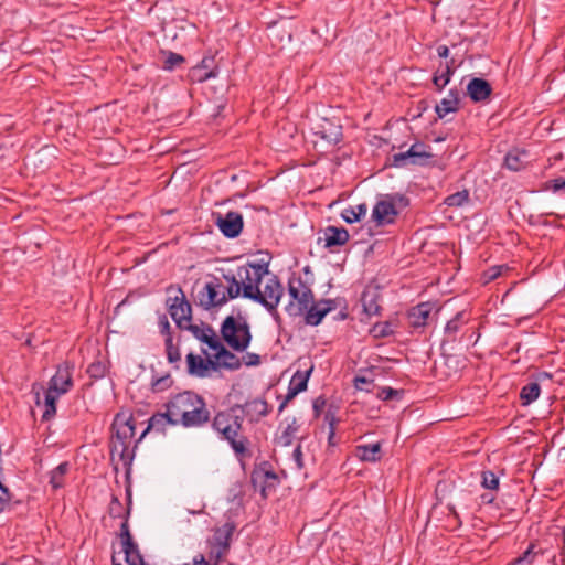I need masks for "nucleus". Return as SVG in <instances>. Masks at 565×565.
I'll use <instances>...</instances> for the list:
<instances>
[{
    "label": "nucleus",
    "mask_w": 565,
    "mask_h": 565,
    "mask_svg": "<svg viewBox=\"0 0 565 565\" xmlns=\"http://www.w3.org/2000/svg\"><path fill=\"white\" fill-rule=\"evenodd\" d=\"M164 407L170 409L173 426L201 428L211 419V413L205 399L192 391H184L172 395L164 404Z\"/></svg>",
    "instance_id": "obj_1"
},
{
    "label": "nucleus",
    "mask_w": 565,
    "mask_h": 565,
    "mask_svg": "<svg viewBox=\"0 0 565 565\" xmlns=\"http://www.w3.org/2000/svg\"><path fill=\"white\" fill-rule=\"evenodd\" d=\"M242 409V405H234L227 409L217 412L212 419V428L220 435L221 439L227 441L238 460L252 457L249 449L250 441L243 434V415H237L236 411Z\"/></svg>",
    "instance_id": "obj_2"
},
{
    "label": "nucleus",
    "mask_w": 565,
    "mask_h": 565,
    "mask_svg": "<svg viewBox=\"0 0 565 565\" xmlns=\"http://www.w3.org/2000/svg\"><path fill=\"white\" fill-rule=\"evenodd\" d=\"M111 439H110V460L111 462L121 461L122 465L129 468L135 458V444L131 448L132 439L136 434L134 417L127 412L117 413L111 424ZM140 441L139 439L136 441Z\"/></svg>",
    "instance_id": "obj_3"
},
{
    "label": "nucleus",
    "mask_w": 565,
    "mask_h": 565,
    "mask_svg": "<svg viewBox=\"0 0 565 565\" xmlns=\"http://www.w3.org/2000/svg\"><path fill=\"white\" fill-rule=\"evenodd\" d=\"M221 334L227 345L238 352L245 351L252 341L249 324L242 316H227L222 322Z\"/></svg>",
    "instance_id": "obj_4"
},
{
    "label": "nucleus",
    "mask_w": 565,
    "mask_h": 565,
    "mask_svg": "<svg viewBox=\"0 0 565 565\" xmlns=\"http://www.w3.org/2000/svg\"><path fill=\"white\" fill-rule=\"evenodd\" d=\"M223 279L227 282V296H220L215 290L218 286L212 285L209 280L198 294L201 307L205 309L221 307L230 299H235L241 295V288L237 286L236 277L233 274H223Z\"/></svg>",
    "instance_id": "obj_5"
},
{
    "label": "nucleus",
    "mask_w": 565,
    "mask_h": 565,
    "mask_svg": "<svg viewBox=\"0 0 565 565\" xmlns=\"http://www.w3.org/2000/svg\"><path fill=\"white\" fill-rule=\"evenodd\" d=\"M265 282L258 287L254 295L253 301L260 303L271 315L275 320H279L280 316L277 307L284 296V286L276 275L269 273L265 276Z\"/></svg>",
    "instance_id": "obj_6"
},
{
    "label": "nucleus",
    "mask_w": 565,
    "mask_h": 565,
    "mask_svg": "<svg viewBox=\"0 0 565 565\" xmlns=\"http://www.w3.org/2000/svg\"><path fill=\"white\" fill-rule=\"evenodd\" d=\"M233 275L236 277L237 286L241 288L239 296L253 300L264 277L269 275V270L267 264H248L239 266L236 274Z\"/></svg>",
    "instance_id": "obj_7"
},
{
    "label": "nucleus",
    "mask_w": 565,
    "mask_h": 565,
    "mask_svg": "<svg viewBox=\"0 0 565 565\" xmlns=\"http://www.w3.org/2000/svg\"><path fill=\"white\" fill-rule=\"evenodd\" d=\"M289 303L285 310L290 317H300L305 313L313 300V291L305 284L301 277L290 278L288 281Z\"/></svg>",
    "instance_id": "obj_8"
},
{
    "label": "nucleus",
    "mask_w": 565,
    "mask_h": 565,
    "mask_svg": "<svg viewBox=\"0 0 565 565\" xmlns=\"http://www.w3.org/2000/svg\"><path fill=\"white\" fill-rule=\"evenodd\" d=\"M175 291V296H169L167 299V306L169 308V313L178 328L186 329L190 327L191 318H192V309L191 305L185 299V296L180 287L173 288L170 286L168 288V292Z\"/></svg>",
    "instance_id": "obj_9"
},
{
    "label": "nucleus",
    "mask_w": 565,
    "mask_h": 565,
    "mask_svg": "<svg viewBox=\"0 0 565 565\" xmlns=\"http://www.w3.org/2000/svg\"><path fill=\"white\" fill-rule=\"evenodd\" d=\"M408 205V199L404 195H387L384 200L379 201L372 211V218L377 225H388L395 222L398 214L397 206L405 207Z\"/></svg>",
    "instance_id": "obj_10"
},
{
    "label": "nucleus",
    "mask_w": 565,
    "mask_h": 565,
    "mask_svg": "<svg viewBox=\"0 0 565 565\" xmlns=\"http://www.w3.org/2000/svg\"><path fill=\"white\" fill-rule=\"evenodd\" d=\"M311 130L327 147L333 148L342 139V126L337 119L318 116L311 120Z\"/></svg>",
    "instance_id": "obj_11"
},
{
    "label": "nucleus",
    "mask_w": 565,
    "mask_h": 565,
    "mask_svg": "<svg viewBox=\"0 0 565 565\" xmlns=\"http://www.w3.org/2000/svg\"><path fill=\"white\" fill-rule=\"evenodd\" d=\"M429 147L424 142H415L405 152H398L393 156V166L405 167L411 164H425L433 154L427 151Z\"/></svg>",
    "instance_id": "obj_12"
},
{
    "label": "nucleus",
    "mask_w": 565,
    "mask_h": 565,
    "mask_svg": "<svg viewBox=\"0 0 565 565\" xmlns=\"http://www.w3.org/2000/svg\"><path fill=\"white\" fill-rule=\"evenodd\" d=\"M213 216L215 225L225 237L235 238L242 233L244 221L241 213L230 211L226 214L215 213Z\"/></svg>",
    "instance_id": "obj_13"
},
{
    "label": "nucleus",
    "mask_w": 565,
    "mask_h": 565,
    "mask_svg": "<svg viewBox=\"0 0 565 565\" xmlns=\"http://www.w3.org/2000/svg\"><path fill=\"white\" fill-rule=\"evenodd\" d=\"M74 364L65 361L57 365L55 374L49 382V387L57 394L64 395L73 387Z\"/></svg>",
    "instance_id": "obj_14"
},
{
    "label": "nucleus",
    "mask_w": 565,
    "mask_h": 565,
    "mask_svg": "<svg viewBox=\"0 0 565 565\" xmlns=\"http://www.w3.org/2000/svg\"><path fill=\"white\" fill-rule=\"evenodd\" d=\"M335 308L334 300H320L318 302H312L308 306V309L305 311V322L309 326H318L321 323L322 319L329 313L331 310Z\"/></svg>",
    "instance_id": "obj_15"
},
{
    "label": "nucleus",
    "mask_w": 565,
    "mask_h": 565,
    "mask_svg": "<svg viewBox=\"0 0 565 565\" xmlns=\"http://www.w3.org/2000/svg\"><path fill=\"white\" fill-rule=\"evenodd\" d=\"M349 238V232L344 227L330 225L323 230V236H320L318 242H323L327 248H333L345 245Z\"/></svg>",
    "instance_id": "obj_16"
},
{
    "label": "nucleus",
    "mask_w": 565,
    "mask_h": 565,
    "mask_svg": "<svg viewBox=\"0 0 565 565\" xmlns=\"http://www.w3.org/2000/svg\"><path fill=\"white\" fill-rule=\"evenodd\" d=\"M434 309L431 302H420L412 307L407 312V319L414 329L423 328L427 324L430 313Z\"/></svg>",
    "instance_id": "obj_17"
},
{
    "label": "nucleus",
    "mask_w": 565,
    "mask_h": 565,
    "mask_svg": "<svg viewBox=\"0 0 565 565\" xmlns=\"http://www.w3.org/2000/svg\"><path fill=\"white\" fill-rule=\"evenodd\" d=\"M215 353V360H214V371L218 370L220 367L226 369V370H238L242 365L241 359L234 354L233 352L228 351L223 343L221 342V347H216L214 350Z\"/></svg>",
    "instance_id": "obj_18"
},
{
    "label": "nucleus",
    "mask_w": 565,
    "mask_h": 565,
    "mask_svg": "<svg viewBox=\"0 0 565 565\" xmlns=\"http://www.w3.org/2000/svg\"><path fill=\"white\" fill-rule=\"evenodd\" d=\"M492 94L490 83L480 77H473L467 85V95L475 103L487 100Z\"/></svg>",
    "instance_id": "obj_19"
},
{
    "label": "nucleus",
    "mask_w": 565,
    "mask_h": 565,
    "mask_svg": "<svg viewBox=\"0 0 565 565\" xmlns=\"http://www.w3.org/2000/svg\"><path fill=\"white\" fill-rule=\"evenodd\" d=\"M381 292L377 288L369 287L366 288L361 296V303L363 308V312L367 317L380 316L381 315Z\"/></svg>",
    "instance_id": "obj_20"
},
{
    "label": "nucleus",
    "mask_w": 565,
    "mask_h": 565,
    "mask_svg": "<svg viewBox=\"0 0 565 565\" xmlns=\"http://www.w3.org/2000/svg\"><path fill=\"white\" fill-rule=\"evenodd\" d=\"M531 161L530 152L525 149L514 148L504 157V167L511 171L518 172L524 170Z\"/></svg>",
    "instance_id": "obj_21"
},
{
    "label": "nucleus",
    "mask_w": 565,
    "mask_h": 565,
    "mask_svg": "<svg viewBox=\"0 0 565 565\" xmlns=\"http://www.w3.org/2000/svg\"><path fill=\"white\" fill-rule=\"evenodd\" d=\"M186 364L188 373L196 377H205L210 370H214V360H204L192 352L186 355Z\"/></svg>",
    "instance_id": "obj_22"
},
{
    "label": "nucleus",
    "mask_w": 565,
    "mask_h": 565,
    "mask_svg": "<svg viewBox=\"0 0 565 565\" xmlns=\"http://www.w3.org/2000/svg\"><path fill=\"white\" fill-rule=\"evenodd\" d=\"M460 108V93L452 88L448 95L443 98L435 107V111L439 118L446 117L449 113H456Z\"/></svg>",
    "instance_id": "obj_23"
},
{
    "label": "nucleus",
    "mask_w": 565,
    "mask_h": 565,
    "mask_svg": "<svg viewBox=\"0 0 565 565\" xmlns=\"http://www.w3.org/2000/svg\"><path fill=\"white\" fill-rule=\"evenodd\" d=\"M168 425L173 426V418L170 415V409L166 408L164 413H156L149 418L148 426L140 435L139 440H141L145 437V435L150 430L164 433Z\"/></svg>",
    "instance_id": "obj_24"
},
{
    "label": "nucleus",
    "mask_w": 565,
    "mask_h": 565,
    "mask_svg": "<svg viewBox=\"0 0 565 565\" xmlns=\"http://www.w3.org/2000/svg\"><path fill=\"white\" fill-rule=\"evenodd\" d=\"M354 455L361 461L376 462L382 458V445L381 443L358 445L354 450Z\"/></svg>",
    "instance_id": "obj_25"
},
{
    "label": "nucleus",
    "mask_w": 565,
    "mask_h": 565,
    "mask_svg": "<svg viewBox=\"0 0 565 565\" xmlns=\"http://www.w3.org/2000/svg\"><path fill=\"white\" fill-rule=\"evenodd\" d=\"M185 330L191 331L198 340L207 344L212 350H215L216 347H221V341L217 339L214 330L209 326L206 328H201L191 323Z\"/></svg>",
    "instance_id": "obj_26"
},
{
    "label": "nucleus",
    "mask_w": 565,
    "mask_h": 565,
    "mask_svg": "<svg viewBox=\"0 0 565 565\" xmlns=\"http://www.w3.org/2000/svg\"><path fill=\"white\" fill-rule=\"evenodd\" d=\"M235 531L233 522H226L222 526L214 530L213 536L209 540V544L220 545L221 548H230L231 540Z\"/></svg>",
    "instance_id": "obj_27"
},
{
    "label": "nucleus",
    "mask_w": 565,
    "mask_h": 565,
    "mask_svg": "<svg viewBox=\"0 0 565 565\" xmlns=\"http://www.w3.org/2000/svg\"><path fill=\"white\" fill-rule=\"evenodd\" d=\"M61 394L52 391L51 387L47 386L44 393V412L42 414V420H50L56 414V402L60 398Z\"/></svg>",
    "instance_id": "obj_28"
},
{
    "label": "nucleus",
    "mask_w": 565,
    "mask_h": 565,
    "mask_svg": "<svg viewBox=\"0 0 565 565\" xmlns=\"http://www.w3.org/2000/svg\"><path fill=\"white\" fill-rule=\"evenodd\" d=\"M467 321L468 319L466 318L465 311L457 312L456 316L446 323L445 335L447 340L455 341L457 332Z\"/></svg>",
    "instance_id": "obj_29"
},
{
    "label": "nucleus",
    "mask_w": 565,
    "mask_h": 565,
    "mask_svg": "<svg viewBox=\"0 0 565 565\" xmlns=\"http://www.w3.org/2000/svg\"><path fill=\"white\" fill-rule=\"evenodd\" d=\"M213 57H204L201 61V63L194 68V75L199 73L198 81L203 82L217 75V72L213 67Z\"/></svg>",
    "instance_id": "obj_30"
},
{
    "label": "nucleus",
    "mask_w": 565,
    "mask_h": 565,
    "mask_svg": "<svg viewBox=\"0 0 565 565\" xmlns=\"http://www.w3.org/2000/svg\"><path fill=\"white\" fill-rule=\"evenodd\" d=\"M127 501H128L127 502V510H126L125 515H124V522L120 525V539H121V544L122 545L131 546V542L134 540H132V536L130 534L129 525H128V518H129L130 509H131V491H130V489H127Z\"/></svg>",
    "instance_id": "obj_31"
},
{
    "label": "nucleus",
    "mask_w": 565,
    "mask_h": 565,
    "mask_svg": "<svg viewBox=\"0 0 565 565\" xmlns=\"http://www.w3.org/2000/svg\"><path fill=\"white\" fill-rule=\"evenodd\" d=\"M366 211V204L361 203L355 206L345 207L342 211L341 216L347 223L352 224L359 222L363 216H365Z\"/></svg>",
    "instance_id": "obj_32"
},
{
    "label": "nucleus",
    "mask_w": 565,
    "mask_h": 565,
    "mask_svg": "<svg viewBox=\"0 0 565 565\" xmlns=\"http://www.w3.org/2000/svg\"><path fill=\"white\" fill-rule=\"evenodd\" d=\"M454 60L450 62H447L444 66V71L441 73H435L433 77V83L437 90H443L444 87L450 82V78L455 72V68L452 66Z\"/></svg>",
    "instance_id": "obj_33"
},
{
    "label": "nucleus",
    "mask_w": 565,
    "mask_h": 565,
    "mask_svg": "<svg viewBox=\"0 0 565 565\" xmlns=\"http://www.w3.org/2000/svg\"><path fill=\"white\" fill-rule=\"evenodd\" d=\"M312 367L306 372L297 371L292 375L288 388L297 392L298 394L307 390V384L309 376L311 374Z\"/></svg>",
    "instance_id": "obj_34"
},
{
    "label": "nucleus",
    "mask_w": 565,
    "mask_h": 565,
    "mask_svg": "<svg viewBox=\"0 0 565 565\" xmlns=\"http://www.w3.org/2000/svg\"><path fill=\"white\" fill-rule=\"evenodd\" d=\"M299 424L296 418H292L291 422L286 426L280 436L277 438V443L280 446L287 447L290 446L296 437L297 431L299 430Z\"/></svg>",
    "instance_id": "obj_35"
},
{
    "label": "nucleus",
    "mask_w": 565,
    "mask_h": 565,
    "mask_svg": "<svg viewBox=\"0 0 565 565\" xmlns=\"http://www.w3.org/2000/svg\"><path fill=\"white\" fill-rule=\"evenodd\" d=\"M70 470V463L64 461L61 462L50 473V484L53 489H60L64 486V477Z\"/></svg>",
    "instance_id": "obj_36"
},
{
    "label": "nucleus",
    "mask_w": 565,
    "mask_h": 565,
    "mask_svg": "<svg viewBox=\"0 0 565 565\" xmlns=\"http://www.w3.org/2000/svg\"><path fill=\"white\" fill-rule=\"evenodd\" d=\"M125 561L128 565H145L142 555L139 552L138 545L132 541L131 546L122 545Z\"/></svg>",
    "instance_id": "obj_37"
},
{
    "label": "nucleus",
    "mask_w": 565,
    "mask_h": 565,
    "mask_svg": "<svg viewBox=\"0 0 565 565\" xmlns=\"http://www.w3.org/2000/svg\"><path fill=\"white\" fill-rule=\"evenodd\" d=\"M541 392L540 384L536 382H531L524 385L520 393V398L522 399L523 405H529L534 402Z\"/></svg>",
    "instance_id": "obj_38"
},
{
    "label": "nucleus",
    "mask_w": 565,
    "mask_h": 565,
    "mask_svg": "<svg viewBox=\"0 0 565 565\" xmlns=\"http://www.w3.org/2000/svg\"><path fill=\"white\" fill-rule=\"evenodd\" d=\"M164 344L168 362L171 364H175L174 367L179 369V363L181 362V353L179 348L173 344L171 334H168Z\"/></svg>",
    "instance_id": "obj_39"
},
{
    "label": "nucleus",
    "mask_w": 565,
    "mask_h": 565,
    "mask_svg": "<svg viewBox=\"0 0 565 565\" xmlns=\"http://www.w3.org/2000/svg\"><path fill=\"white\" fill-rule=\"evenodd\" d=\"M161 53L164 55L162 68L166 71H173L185 62V58L178 53L171 51H161Z\"/></svg>",
    "instance_id": "obj_40"
},
{
    "label": "nucleus",
    "mask_w": 565,
    "mask_h": 565,
    "mask_svg": "<svg viewBox=\"0 0 565 565\" xmlns=\"http://www.w3.org/2000/svg\"><path fill=\"white\" fill-rule=\"evenodd\" d=\"M469 191L462 190L445 198L444 203L450 207H460L469 202Z\"/></svg>",
    "instance_id": "obj_41"
},
{
    "label": "nucleus",
    "mask_w": 565,
    "mask_h": 565,
    "mask_svg": "<svg viewBox=\"0 0 565 565\" xmlns=\"http://www.w3.org/2000/svg\"><path fill=\"white\" fill-rule=\"evenodd\" d=\"M246 407L248 412L255 413L260 417L267 416L270 412L269 405L265 399L256 398L250 402H247L243 408Z\"/></svg>",
    "instance_id": "obj_42"
},
{
    "label": "nucleus",
    "mask_w": 565,
    "mask_h": 565,
    "mask_svg": "<svg viewBox=\"0 0 565 565\" xmlns=\"http://www.w3.org/2000/svg\"><path fill=\"white\" fill-rule=\"evenodd\" d=\"M370 333L375 339H382L392 335L394 333V328L390 321L377 322L371 328Z\"/></svg>",
    "instance_id": "obj_43"
},
{
    "label": "nucleus",
    "mask_w": 565,
    "mask_h": 565,
    "mask_svg": "<svg viewBox=\"0 0 565 565\" xmlns=\"http://www.w3.org/2000/svg\"><path fill=\"white\" fill-rule=\"evenodd\" d=\"M173 384V380L170 374H164L162 376L156 377L151 381V390L154 393L163 392L169 390Z\"/></svg>",
    "instance_id": "obj_44"
},
{
    "label": "nucleus",
    "mask_w": 565,
    "mask_h": 565,
    "mask_svg": "<svg viewBox=\"0 0 565 565\" xmlns=\"http://www.w3.org/2000/svg\"><path fill=\"white\" fill-rule=\"evenodd\" d=\"M508 269L509 268L507 265L491 266L490 268L484 270L482 274L483 284H489V282L495 280L497 278H499L502 275V273L504 270H508Z\"/></svg>",
    "instance_id": "obj_45"
},
{
    "label": "nucleus",
    "mask_w": 565,
    "mask_h": 565,
    "mask_svg": "<svg viewBox=\"0 0 565 565\" xmlns=\"http://www.w3.org/2000/svg\"><path fill=\"white\" fill-rule=\"evenodd\" d=\"M499 478L494 472L487 470L481 475V486L488 490H498L499 489Z\"/></svg>",
    "instance_id": "obj_46"
},
{
    "label": "nucleus",
    "mask_w": 565,
    "mask_h": 565,
    "mask_svg": "<svg viewBox=\"0 0 565 565\" xmlns=\"http://www.w3.org/2000/svg\"><path fill=\"white\" fill-rule=\"evenodd\" d=\"M536 553L534 552V544H530V546L526 548V551L523 552V554L512 562H510L508 565H518V564H527L531 565L535 559Z\"/></svg>",
    "instance_id": "obj_47"
},
{
    "label": "nucleus",
    "mask_w": 565,
    "mask_h": 565,
    "mask_svg": "<svg viewBox=\"0 0 565 565\" xmlns=\"http://www.w3.org/2000/svg\"><path fill=\"white\" fill-rule=\"evenodd\" d=\"M404 394V391H398L393 387H381L377 392L376 396L381 401H392V399H399Z\"/></svg>",
    "instance_id": "obj_48"
},
{
    "label": "nucleus",
    "mask_w": 565,
    "mask_h": 565,
    "mask_svg": "<svg viewBox=\"0 0 565 565\" xmlns=\"http://www.w3.org/2000/svg\"><path fill=\"white\" fill-rule=\"evenodd\" d=\"M127 508L125 509L120 502V500L113 495L110 503H109V515L111 518H124L125 512Z\"/></svg>",
    "instance_id": "obj_49"
},
{
    "label": "nucleus",
    "mask_w": 565,
    "mask_h": 565,
    "mask_svg": "<svg viewBox=\"0 0 565 565\" xmlns=\"http://www.w3.org/2000/svg\"><path fill=\"white\" fill-rule=\"evenodd\" d=\"M87 373L92 379H102L106 373V366L102 362H94L88 366Z\"/></svg>",
    "instance_id": "obj_50"
},
{
    "label": "nucleus",
    "mask_w": 565,
    "mask_h": 565,
    "mask_svg": "<svg viewBox=\"0 0 565 565\" xmlns=\"http://www.w3.org/2000/svg\"><path fill=\"white\" fill-rule=\"evenodd\" d=\"M354 386L356 390L371 392L373 386V380L365 376L358 375L354 377Z\"/></svg>",
    "instance_id": "obj_51"
},
{
    "label": "nucleus",
    "mask_w": 565,
    "mask_h": 565,
    "mask_svg": "<svg viewBox=\"0 0 565 565\" xmlns=\"http://www.w3.org/2000/svg\"><path fill=\"white\" fill-rule=\"evenodd\" d=\"M545 189L552 190L553 192H565V179L556 178L545 183Z\"/></svg>",
    "instance_id": "obj_52"
},
{
    "label": "nucleus",
    "mask_w": 565,
    "mask_h": 565,
    "mask_svg": "<svg viewBox=\"0 0 565 565\" xmlns=\"http://www.w3.org/2000/svg\"><path fill=\"white\" fill-rule=\"evenodd\" d=\"M223 280H224V279H221V278H218V277L213 276V277L210 279V282H211L212 285H217V286H218V288H216L215 290L217 291V294H218L220 296H222V295L227 296V282H226V284H224V282H223Z\"/></svg>",
    "instance_id": "obj_53"
},
{
    "label": "nucleus",
    "mask_w": 565,
    "mask_h": 565,
    "mask_svg": "<svg viewBox=\"0 0 565 565\" xmlns=\"http://www.w3.org/2000/svg\"><path fill=\"white\" fill-rule=\"evenodd\" d=\"M10 492L7 487L0 488V513L4 510L6 505L10 501Z\"/></svg>",
    "instance_id": "obj_54"
},
{
    "label": "nucleus",
    "mask_w": 565,
    "mask_h": 565,
    "mask_svg": "<svg viewBox=\"0 0 565 565\" xmlns=\"http://www.w3.org/2000/svg\"><path fill=\"white\" fill-rule=\"evenodd\" d=\"M244 363L247 366H256L260 364V356L256 353H247L244 358Z\"/></svg>",
    "instance_id": "obj_55"
},
{
    "label": "nucleus",
    "mask_w": 565,
    "mask_h": 565,
    "mask_svg": "<svg viewBox=\"0 0 565 565\" xmlns=\"http://www.w3.org/2000/svg\"><path fill=\"white\" fill-rule=\"evenodd\" d=\"M292 458L297 465V468L301 469L303 468V458H302V450H301V445L299 444L294 452H292Z\"/></svg>",
    "instance_id": "obj_56"
},
{
    "label": "nucleus",
    "mask_w": 565,
    "mask_h": 565,
    "mask_svg": "<svg viewBox=\"0 0 565 565\" xmlns=\"http://www.w3.org/2000/svg\"><path fill=\"white\" fill-rule=\"evenodd\" d=\"M324 422L328 424L329 430L331 428L337 429L338 418L335 417V414L333 412L328 411L324 414Z\"/></svg>",
    "instance_id": "obj_57"
},
{
    "label": "nucleus",
    "mask_w": 565,
    "mask_h": 565,
    "mask_svg": "<svg viewBox=\"0 0 565 565\" xmlns=\"http://www.w3.org/2000/svg\"><path fill=\"white\" fill-rule=\"evenodd\" d=\"M298 395L297 392L288 388V393L287 395L285 396L284 401L280 403L279 407H278V412L281 413L285 407L288 405V403L294 399L296 396Z\"/></svg>",
    "instance_id": "obj_58"
},
{
    "label": "nucleus",
    "mask_w": 565,
    "mask_h": 565,
    "mask_svg": "<svg viewBox=\"0 0 565 565\" xmlns=\"http://www.w3.org/2000/svg\"><path fill=\"white\" fill-rule=\"evenodd\" d=\"M183 565H211L210 562H207L204 557V555L199 554L195 555L192 559L191 564H183Z\"/></svg>",
    "instance_id": "obj_59"
},
{
    "label": "nucleus",
    "mask_w": 565,
    "mask_h": 565,
    "mask_svg": "<svg viewBox=\"0 0 565 565\" xmlns=\"http://www.w3.org/2000/svg\"><path fill=\"white\" fill-rule=\"evenodd\" d=\"M324 404H326V401L322 399L321 397H318L317 399H315V402H313V411L316 413V416L320 415L321 409L323 408Z\"/></svg>",
    "instance_id": "obj_60"
},
{
    "label": "nucleus",
    "mask_w": 565,
    "mask_h": 565,
    "mask_svg": "<svg viewBox=\"0 0 565 565\" xmlns=\"http://www.w3.org/2000/svg\"><path fill=\"white\" fill-rule=\"evenodd\" d=\"M448 510H449L450 515L452 516V519H454V521H455L456 525H457V526H460V525H461V520H460V516H459L458 512L456 511L455 505L449 504V505H448Z\"/></svg>",
    "instance_id": "obj_61"
},
{
    "label": "nucleus",
    "mask_w": 565,
    "mask_h": 565,
    "mask_svg": "<svg viewBox=\"0 0 565 565\" xmlns=\"http://www.w3.org/2000/svg\"><path fill=\"white\" fill-rule=\"evenodd\" d=\"M160 328H161V333L166 334L168 337V334H171L170 333V323L169 321L167 320L166 317H163L160 321Z\"/></svg>",
    "instance_id": "obj_62"
},
{
    "label": "nucleus",
    "mask_w": 565,
    "mask_h": 565,
    "mask_svg": "<svg viewBox=\"0 0 565 565\" xmlns=\"http://www.w3.org/2000/svg\"><path fill=\"white\" fill-rule=\"evenodd\" d=\"M437 54L441 58H447L449 56V49L447 45H439L437 47Z\"/></svg>",
    "instance_id": "obj_63"
},
{
    "label": "nucleus",
    "mask_w": 565,
    "mask_h": 565,
    "mask_svg": "<svg viewBox=\"0 0 565 565\" xmlns=\"http://www.w3.org/2000/svg\"><path fill=\"white\" fill-rule=\"evenodd\" d=\"M480 500H481L482 504H491L494 502L495 497L490 493H483V494H481Z\"/></svg>",
    "instance_id": "obj_64"
}]
</instances>
